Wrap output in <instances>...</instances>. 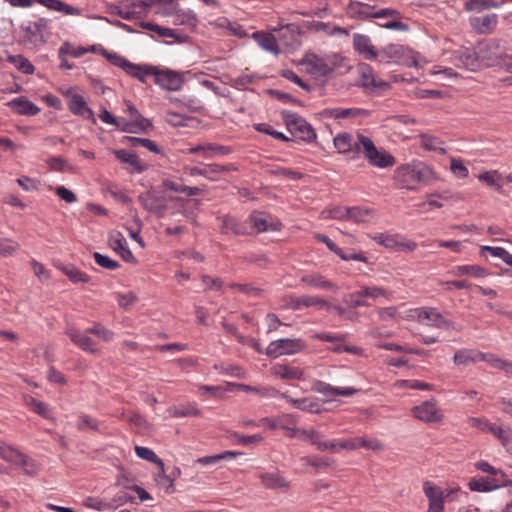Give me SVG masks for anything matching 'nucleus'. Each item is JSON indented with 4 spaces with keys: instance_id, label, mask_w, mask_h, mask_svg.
I'll list each match as a JSON object with an SVG mask.
<instances>
[{
    "instance_id": "nucleus-54",
    "label": "nucleus",
    "mask_w": 512,
    "mask_h": 512,
    "mask_svg": "<svg viewBox=\"0 0 512 512\" xmlns=\"http://www.w3.org/2000/svg\"><path fill=\"white\" fill-rule=\"evenodd\" d=\"M478 178L480 181L485 182L489 186L495 187L497 190L502 189V185L499 183L500 174L496 170L481 173Z\"/></svg>"
},
{
    "instance_id": "nucleus-4",
    "label": "nucleus",
    "mask_w": 512,
    "mask_h": 512,
    "mask_svg": "<svg viewBox=\"0 0 512 512\" xmlns=\"http://www.w3.org/2000/svg\"><path fill=\"white\" fill-rule=\"evenodd\" d=\"M380 61L406 67H416L418 65L417 53L409 47L395 43L388 44L380 49Z\"/></svg>"
},
{
    "instance_id": "nucleus-53",
    "label": "nucleus",
    "mask_w": 512,
    "mask_h": 512,
    "mask_svg": "<svg viewBox=\"0 0 512 512\" xmlns=\"http://www.w3.org/2000/svg\"><path fill=\"white\" fill-rule=\"evenodd\" d=\"M305 464L314 467L317 471L329 467L333 464V459L329 457H304Z\"/></svg>"
},
{
    "instance_id": "nucleus-30",
    "label": "nucleus",
    "mask_w": 512,
    "mask_h": 512,
    "mask_svg": "<svg viewBox=\"0 0 512 512\" xmlns=\"http://www.w3.org/2000/svg\"><path fill=\"white\" fill-rule=\"evenodd\" d=\"M482 353L473 349H460L455 352L453 361L456 365H469L471 363L479 362Z\"/></svg>"
},
{
    "instance_id": "nucleus-32",
    "label": "nucleus",
    "mask_w": 512,
    "mask_h": 512,
    "mask_svg": "<svg viewBox=\"0 0 512 512\" xmlns=\"http://www.w3.org/2000/svg\"><path fill=\"white\" fill-rule=\"evenodd\" d=\"M219 219L222 222V234L232 233L234 235H245L248 233L246 227L243 224L239 223L234 217L224 216Z\"/></svg>"
},
{
    "instance_id": "nucleus-52",
    "label": "nucleus",
    "mask_w": 512,
    "mask_h": 512,
    "mask_svg": "<svg viewBox=\"0 0 512 512\" xmlns=\"http://www.w3.org/2000/svg\"><path fill=\"white\" fill-rule=\"evenodd\" d=\"M93 258H94L95 262L102 268H105L108 270H116L117 268L120 267L119 262H117V261L111 259L110 257H108L107 255H103L99 252H95L93 254Z\"/></svg>"
},
{
    "instance_id": "nucleus-10",
    "label": "nucleus",
    "mask_w": 512,
    "mask_h": 512,
    "mask_svg": "<svg viewBox=\"0 0 512 512\" xmlns=\"http://www.w3.org/2000/svg\"><path fill=\"white\" fill-rule=\"evenodd\" d=\"M138 201L142 207L150 213L162 217L168 206L163 197L158 196L154 190L149 189L138 196Z\"/></svg>"
},
{
    "instance_id": "nucleus-9",
    "label": "nucleus",
    "mask_w": 512,
    "mask_h": 512,
    "mask_svg": "<svg viewBox=\"0 0 512 512\" xmlns=\"http://www.w3.org/2000/svg\"><path fill=\"white\" fill-rule=\"evenodd\" d=\"M102 55L114 66L121 68L126 74L137 79L138 81H143L140 76V73L143 68V64H135L130 62L125 57L114 53L109 52L105 49L102 50Z\"/></svg>"
},
{
    "instance_id": "nucleus-33",
    "label": "nucleus",
    "mask_w": 512,
    "mask_h": 512,
    "mask_svg": "<svg viewBox=\"0 0 512 512\" xmlns=\"http://www.w3.org/2000/svg\"><path fill=\"white\" fill-rule=\"evenodd\" d=\"M470 490L477 492H490L501 487L496 479H488L484 477L473 478L469 481Z\"/></svg>"
},
{
    "instance_id": "nucleus-56",
    "label": "nucleus",
    "mask_w": 512,
    "mask_h": 512,
    "mask_svg": "<svg viewBox=\"0 0 512 512\" xmlns=\"http://www.w3.org/2000/svg\"><path fill=\"white\" fill-rule=\"evenodd\" d=\"M77 428L80 431H86L89 429L94 431L99 430L98 422L92 417L84 414L78 417Z\"/></svg>"
},
{
    "instance_id": "nucleus-15",
    "label": "nucleus",
    "mask_w": 512,
    "mask_h": 512,
    "mask_svg": "<svg viewBox=\"0 0 512 512\" xmlns=\"http://www.w3.org/2000/svg\"><path fill=\"white\" fill-rule=\"evenodd\" d=\"M413 414L419 420L428 423H438L443 419L442 413L437 409L436 403L432 400L413 407Z\"/></svg>"
},
{
    "instance_id": "nucleus-5",
    "label": "nucleus",
    "mask_w": 512,
    "mask_h": 512,
    "mask_svg": "<svg viewBox=\"0 0 512 512\" xmlns=\"http://www.w3.org/2000/svg\"><path fill=\"white\" fill-rule=\"evenodd\" d=\"M281 117L289 132L305 142H312L316 139V133L312 126L296 113L283 110Z\"/></svg>"
},
{
    "instance_id": "nucleus-16",
    "label": "nucleus",
    "mask_w": 512,
    "mask_h": 512,
    "mask_svg": "<svg viewBox=\"0 0 512 512\" xmlns=\"http://www.w3.org/2000/svg\"><path fill=\"white\" fill-rule=\"evenodd\" d=\"M274 31H278L279 39L283 41V44L287 47L296 48L300 45L301 30L297 24L287 23L279 24L278 28H274Z\"/></svg>"
},
{
    "instance_id": "nucleus-22",
    "label": "nucleus",
    "mask_w": 512,
    "mask_h": 512,
    "mask_svg": "<svg viewBox=\"0 0 512 512\" xmlns=\"http://www.w3.org/2000/svg\"><path fill=\"white\" fill-rule=\"evenodd\" d=\"M384 295L385 291L380 287L361 286L360 290L354 293V308L358 306H370L371 303L369 299H376L377 297Z\"/></svg>"
},
{
    "instance_id": "nucleus-31",
    "label": "nucleus",
    "mask_w": 512,
    "mask_h": 512,
    "mask_svg": "<svg viewBox=\"0 0 512 512\" xmlns=\"http://www.w3.org/2000/svg\"><path fill=\"white\" fill-rule=\"evenodd\" d=\"M46 8L61 12L65 15H80V10L74 6L68 5L60 0H35Z\"/></svg>"
},
{
    "instance_id": "nucleus-45",
    "label": "nucleus",
    "mask_w": 512,
    "mask_h": 512,
    "mask_svg": "<svg viewBox=\"0 0 512 512\" xmlns=\"http://www.w3.org/2000/svg\"><path fill=\"white\" fill-rule=\"evenodd\" d=\"M135 452L139 458L158 465L160 470L163 471L164 462L155 454V452L152 449L142 446H136Z\"/></svg>"
},
{
    "instance_id": "nucleus-55",
    "label": "nucleus",
    "mask_w": 512,
    "mask_h": 512,
    "mask_svg": "<svg viewBox=\"0 0 512 512\" xmlns=\"http://www.w3.org/2000/svg\"><path fill=\"white\" fill-rule=\"evenodd\" d=\"M334 145L339 153L349 152L352 148L350 135L348 133L338 134L334 138Z\"/></svg>"
},
{
    "instance_id": "nucleus-21",
    "label": "nucleus",
    "mask_w": 512,
    "mask_h": 512,
    "mask_svg": "<svg viewBox=\"0 0 512 512\" xmlns=\"http://www.w3.org/2000/svg\"><path fill=\"white\" fill-rule=\"evenodd\" d=\"M138 7L139 4L136 2L123 1L118 5L111 4L108 7V12L123 19L129 20L140 17L141 11H137Z\"/></svg>"
},
{
    "instance_id": "nucleus-43",
    "label": "nucleus",
    "mask_w": 512,
    "mask_h": 512,
    "mask_svg": "<svg viewBox=\"0 0 512 512\" xmlns=\"http://www.w3.org/2000/svg\"><path fill=\"white\" fill-rule=\"evenodd\" d=\"M500 3L496 0H468L465 3V9L467 11L481 12L489 8H498Z\"/></svg>"
},
{
    "instance_id": "nucleus-29",
    "label": "nucleus",
    "mask_w": 512,
    "mask_h": 512,
    "mask_svg": "<svg viewBox=\"0 0 512 512\" xmlns=\"http://www.w3.org/2000/svg\"><path fill=\"white\" fill-rule=\"evenodd\" d=\"M290 305L293 309H300L302 307H310V306H318L320 308L330 306L327 302L319 297L315 296H301V297H291Z\"/></svg>"
},
{
    "instance_id": "nucleus-38",
    "label": "nucleus",
    "mask_w": 512,
    "mask_h": 512,
    "mask_svg": "<svg viewBox=\"0 0 512 512\" xmlns=\"http://www.w3.org/2000/svg\"><path fill=\"white\" fill-rule=\"evenodd\" d=\"M307 27L312 28L315 31H323L328 35H337V34H343L345 36L349 35V31L347 28H341L338 26L331 27L330 24L320 22V21L307 22Z\"/></svg>"
},
{
    "instance_id": "nucleus-59",
    "label": "nucleus",
    "mask_w": 512,
    "mask_h": 512,
    "mask_svg": "<svg viewBox=\"0 0 512 512\" xmlns=\"http://www.w3.org/2000/svg\"><path fill=\"white\" fill-rule=\"evenodd\" d=\"M352 209L350 207L341 208L334 207L329 210H324L322 215L324 218H334V219H342L344 217H350Z\"/></svg>"
},
{
    "instance_id": "nucleus-48",
    "label": "nucleus",
    "mask_w": 512,
    "mask_h": 512,
    "mask_svg": "<svg viewBox=\"0 0 512 512\" xmlns=\"http://www.w3.org/2000/svg\"><path fill=\"white\" fill-rule=\"evenodd\" d=\"M0 456L9 462H12L14 464L18 463V460H22L25 463L24 454L9 447L6 446L3 443H0Z\"/></svg>"
},
{
    "instance_id": "nucleus-49",
    "label": "nucleus",
    "mask_w": 512,
    "mask_h": 512,
    "mask_svg": "<svg viewBox=\"0 0 512 512\" xmlns=\"http://www.w3.org/2000/svg\"><path fill=\"white\" fill-rule=\"evenodd\" d=\"M375 217V211L366 206H354V222L366 223Z\"/></svg>"
},
{
    "instance_id": "nucleus-42",
    "label": "nucleus",
    "mask_w": 512,
    "mask_h": 512,
    "mask_svg": "<svg viewBox=\"0 0 512 512\" xmlns=\"http://www.w3.org/2000/svg\"><path fill=\"white\" fill-rule=\"evenodd\" d=\"M7 60L24 74L30 75L34 73L35 68L33 64L22 55H10Z\"/></svg>"
},
{
    "instance_id": "nucleus-8",
    "label": "nucleus",
    "mask_w": 512,
    "mask_h": 512,
    "mask_svg": "<svg viewBox=\"0 0 512 512\" xmlns=\"http://www.w3.org/2000/svg\"><path fill=\"white\" fill-rule=\"evenodd\" d=\"M416 314L417 321L423 325L447 330L455 329L453 323L445 319L436 308H420L416 310Z\"/></svg>"
},
{
    "instance_id": "nucleus-37",
    "label": "nucleus",
    "mask_w": 512,
    "mask_h": 512,
    "mask_svg": "<svg viewBox=\"0 0 512 512\" xmlns=\"http://www.w3.org/2000/svg\"><path fill=\"white\" fill-rule=\"evenodd\" d=\"M235 171L237 168L232 165L207 164L204 166L205 178L211 181H218L219 176L225 172Z\"/></svg>"
},
{
    "instance_id": "nucleus-44",
    "label": "nucleus",
    "mask_w": 512,
    "mask_h": 512,
    "mask_svg": "<svg viewBox=\"0 0 512 512\" xmlns=\"http://www.w3.org/2000/svg\"><path fill=\"white\" fill-rule=\"evenodd\" d=\"M25 402H26V405L32 411L37 413L38 415H40V416H42L43 418H46V419L51 418L50 408H49V406L46 403L41 402V401L37 400L36 398L31 397V396H28L26 398Z\"/></svg>"
},
{
    "instance_id": "nucleus-26",
    "label": "nucleus",
    "mask_w": 512,
    "mask_h": 512,
    "mask_svg": "<svg viewBox=\"0 0 512 512\" xmlns=\"http://www.w3.org/2000/svg\"><path fill=\"white\" fill-rule=\"evenodd\" d=\"M71 341L84 351L96 353L97 350L93 348L94 341L89 336L81 333L77 329L70 328L66 331Z\"/></svg>"
},
{
    "instance_id": "nucleus-57",
    "label": "nucleus",
    "mask_w": 512,
    "mask_h": 512,
    "mask_svg": "<svg viewBox=\"0 0 512 512\" xmlns=\"http://www.w3.org/2000/svg\"><path fill=\"white\" fill-rule=\"evenodd\" d=\"M323 117H331L335 119H343L352 115V108H327L321 112Z\"/></svg>"
},
{
    "instance_id": "nucleus-14",
    "label": "nucleus",
    "mask_w": 512,
    "mask_h": 512,
    "mask_svg": "<svg viewBox=\"0 0 512 512\" xmlns=\"http://www.w3.org/2000/svg\"><path fill=\"white\" fill-rule=\"evenodd\" d=\"M423 490L429 501L427 512H443L445 498L443 490L429 481L424 483Z\"/></svg>"
},
{
    "instance_id": "nucleus-51",
    "label": "nucleus",
    "mask_w": 512,
    "mask_h": 512,
    "mask_svg": "<svg viewBox=\"0 0 512 512\" xmlns=\"http://www.w3.org/2000/svg\"><path fill=\"white\" fill-rule=\"evenodd\" d=\"M168 412L172 417L175 418L200 415V411L194 406L171 407L169 408Z\"/></svg>"
},
{
    "instance_id": "nucleus-41",
    "label": "nucleus",
    "mask_w": 512,
    "mask_h": 512,
    "mask_svg": "<svg viewBox=\"0 0 512 512\" xmlns=\"http://www.w3.org/2000/svg\"><path fill=\"white\" fill-rule=\"evenodd\" d=\"M242 455L241 452L236 451H224L220 454L216 455H210V456H204L201 458H198L196 460L197 463L203 464V465H210L215 464L221 460H231L236 458L237 456Z\"/></svg>"
},
{
    "instance_id": "nucleus-36",
    "label": "nucleus",
    "mask_w": 512,
    "mask_h": 512,
    "mask_svg": "<svg viewBox=\"0 0 512 512\" xmlns=\"http://www.w3.org/2000/svg\"><path fill=\"white\" fill-rule=\"evenodd\" d=\"M454 276L471 275L475 278H483L488 275L485 268L479 265H460L456 266L451 272Z\"/></svg>"
},
{
    "instance_id": "nucleus-28",
    "label": "nucleus",
    "mask_w": 512,
    "mask_h": 512,
    "mask_svg": "<svg viewBox=\"0 0 512 512\" xmlns=\"http://www.w3.org/2000/svg\"><path fill=\"white\" fill-rule=\"evenodd\" d=\"M505 51L502 46V41L498 39H491L484 43L479 44V53L481 54V58H486L488 60H499L500 57H495V52Z\"/></svg>"
},
{
    "instance_id": "nucleus-2",
    "label": "nucleus",
    "mask_w": 512,
    "mask_h": 512,
    "mask_svg": "<svg viewBox=\"0 0 512 512\" xmlns=\"http://www.w3.org/2000/svg\"><path fill=\"white\" fill-rule=\"evenodd\" d=\"M140 76L143 79V81H140L141 83H146L147 77L153 76L156 84L170 91H178L184 84V78L181 73L170 69H159L157 66L148 64H143Z\"/></svg>"
},
{
    "instance_id": "nucleus-63",
    "label": "nucleus",
    "mask_w": 512,
    "mask_h": 512,
    "mask_svg": "<svg viewBox=\"0 0 512 512\" xmlns=\"http://www.w3.org/2000/svg\"><path fill=\"white\" fill-rule=\"evenodd\" d=\"M376 240L380 245L398 251L399 241L397 240L396 235L382 233L376 237Z\"/></svg>"
},
{
    "instance_id": "nucleus-61",
    "label": "nucleus",
    "mask_w": 512,
    "mask_h": 512,
    "mask_svg": "<svg viewBox=\"0 0 512 512\" xmlns=\"http://www.w3.org/2000/svg\"><path fill=\"white\" fill-rule=\"evenodd\" d=\"M396 163L395 157L389 152L382 151L380 156L376 157V161L373 162V166L379 168L391 167Z\"/></svg>"
},
{
    "instance_id": "nucleus-7",
    "label": "nucleus",
    "mask_w": 512,
    "mask_h": 512,
    "mask_svg": "<svg viewBox=\"0 0 512 512\" xmlns=\"http://www.w3.org/2000/svg\"><path fill=\"white\" fill-rule=\"evenodd\" d=\"M306 347L302 339L283 338L270 342L266 348L265 354L272 358L282 355H292L300 352Z\"/></svg>"
},
{
    "instance_id": "nucleus-34",
    "label": "nucleus",
    "mask_w": 512,
    "mask_h": 512,
    "mask_svg": "<svg viewBox=\"0 0 512 512\" xmlns=\"http://www.w3.org/2000/svg\"><path fill=\"white\" fill-rule=\"evenodd\" d=\"M253 37L264 50L269 51L274 55H278L280 53L277 40L273 35L266 34L264 32H256L253 34Z\"/></svg>"
},
{
    "instance_id": "nucleus-50",
    "label": "nucleus",
    "mask_w": 512,
    "mask_h": 512,
    "mask_svg": "<svg viewBox=\"0 0 512 512\" xmlns=\"http://www.w3.org/2000/svg\"><path fill=\"white\" fill-rule=\"evenodd\" d=\"M254 128L257 132H261V133L270 135V136H272L276 139H279L281 141H285V142L292 141L289 137L284 135L282 132L274 130L270 125H268L266 123L255 124Z\"/></svg>"
},
{
    "instance_id": "nucleus-58",
    "label": "nucleus",
    "mask_w": 512,
    "mask_h": 512,
    "mask_svg": "<svg viewBox=\"0 0 512 512\" xmlns=\"http://www.w3.org/2000/svg\"><path fill=\"white\" fill-rule=\"evenodd\" d=\"M86 333L97 335L104 341H111L113 339V332L104 328L98 323H95L92 327L86 329Z\"/></svg>"
},
{
    "instance_id": "nucleus-47",
    "label": "nucleus",
    "mask_w": 512,
    "mask_h": 512,
    "mask_svg": "<svg viewBox=\"0 0 512 512\" xmlns=\"http://www.w3.org/2000/svg\"><path fill=\"white\" fill-rule=\"evenodd\" d=\"M301 282L321 289H331L333 284L324 279L320 274H308L301 278Z\"/></svg>"
},
{
    "instance_id": "nucleus-64",
    "label": "nucleus",
    "mask_w": 512,
    "mask_h": 512,
    "mask_svg": "<svg viewBox=\"0 0 512 512\" xmlns=\"http://www.w3.org/2000/svg\"><path fill=\"white\" fill-rule=\"evenodd\" d=\"M176 23L195 27L198 23V18L192 10H188L182 14L177 15Z\"/></svg>"
},
{
    "instance_id": "nucleus-24",
    "label": "nucleus",
    "mask_w": 512,
    "mask_h": 512,
    "mask_svg": "<svg viewBox=\"0 0 512 512\" xmlns=\"http://www.w3.org/2000/svg\"><path fill=\"white\" fill-rule=\"evenodd\" d=\"M261 484L267 489H279L288 491L290 488L289 482L277 472L261 473L259 475Z\"/></svg>"
},
{
    "instance_id": "nucleus-35",
    "label": "nucleus",
    "mask_w": 512,
    "mask_h": 512,
    "mask_svg": "<svg viewBox=\"0 0 512 512\" xmlns=\"http://www.w3.org/2000/svg\"><path fill=\"white\" fill-rule=\"evenodd\" d=\"M291 404L293 407L309 413L318 414L322 411L318 400L312 397H304L297 400H291Z\"/></svg>"
},
{
    "instance_id": "nucleus-39",
    "label": "nucleus",
    "mask_w": 512,
    "mask_h": 512,
    "mask_svg": "<svg viewBox=\"0 0 512 512\" xmlns=\"http://www.w3.org/2000/svg\"><path fill=\"white\" fill-rule=\"evenodd\" d=\"M61 271L68 277L73 283H88L90 276L79 270L74 265H65L61 267Z\"/></svg>"
},
{
    "instance_id": "nucleus-18",
    "label": "nucleus",
    "mask_w": 512,
    "mask_h": 512,
    "mask_svg": "<svg viewBox=\"0 0 512 512\" xmlns=\"http://www.w3.org/2000/svg\"><path fill=\"white\" fill-rule=\"evenodd\" d=\"M113 154L117 160L132 167V169L129 171L130 173H142L149 168V165L142 162L139 156L133 151L120 149L114 150Z\"/></svg>"
},
{
    "instance_id": "nucleus-17",
    "label": "nucleus",
    "mask_w": 512,
    "mask_h": 512,
    "mask_svg": "<svg viewBox=\"0 0 512 512\" xmlns=\"http://www.w3.org/2000/svg\"><path fill=\"white\" fill-rule=\"evenodd\" d=\"M110 247L117 252L121 258L128 263H136L137 260L131 250L126 245V239L122 233L114 231L110 233L108 239Z\"/></svg>"
},
{
    "instance_id": "nucleus-12",
    "label": "nucleus",
    "mask_w": 512,
    "mask_h": 512,
    "mask_svg": "<svg viewBox=\"0 0 512 512\" xmlns=\"http://www.w3.org/2000/svg\"><path fill=\"white\" fill-rule=\"evenodd\" d=\"M329 58L319 57L314 53H307L302 59V64L309 66V71L319 76H327L333 71Z\"/></svg>"
},
{
    "instance_id": "nucleus-11",
    "label": "nucleus",
    "mask_w": 512,
    "mask_h": 512,
    "mask_svg": "<svg viewBox=\"0 0 512 512\" xmlns=\"http://www.w3.org/2000/svg\"><path fill=\"white\" fill-rule=\"evenodd\" d=\"M479 58H481L479 50L476 51L469 47H461L454 52L456 65L472 71L476 70L480 66Z\"/></svg>"
},
{
    "instance_id": "nucleus-20",
    "label": "nucleus",
    "mask_w": 512,
    "mask_h": 512,
    "mask_svg": "<svg viewBox=\"0 0 512 512\" xmlns=\"http://www.w3.org/2000/svg\"><path fill=\"white\" fill-rule=\"evenodd\" d=\"M68 108L74 115L82 116L90 120L93 124H96L94 113L88 107L83 96L79 94L72 95L68 101Z\"/></svg>"
},
{
    "instance_id": "nucleus-1",
    "label": "nucleus",
    "mask_w": 512,
    "mask_h": 512,
    "mask_svg": "<svg viewBox=\"0 0 512 512\" xmlns=\"http://www.w3.org/2000/svg\"><path fill=\"white\" fill-rule=\"evenodd\" d=\"M435 178L433 168L421 161L402 164L395 169L393 174L395 187L406 190H417Z\"/></svg>"
},
{
    "instance_id": "nucleus-25",
    "label": "nucleus",
    "mask_w": 512,
    "mask_h": 512,
    "mask_svg": "<svg viewBox=\"0 0 512 512\" xmlns=\"http://www.w3.org/2000/svg\"><path fill=\"white\" fill-rule=\"evenodd\" d=\"M8 106L17 114L34 116L40 112V108L37 107L33 102L28 100L26 97H18L10 102Z\"/></svg>"
},
{
    "instance_id": "nucleus-62",
    "label": "nucleus",
    "mask_w": 512,
    "mask_h": 512,
    "mask_svg": "<svg viewBox=\"0 0 512 512\" xmlns=\"http://www.w3.org/2000/svg\"><path fill=\"white\" fill-rule=\"evenodd\" d=\"M85 505L98 511H105L113 508V505L110 502L95 497H88L85 500Z\"/></svg>"
},
{
    "instance_id": "nucleus-23",
    "label": "nucleus",
    "mask_w": 512,
    "mask_h": 512,
    "mask_svg": "<svg viewBox=\"0 0 512 512\" xmlns=\"http://www.w3.org/2000/svg\"><path fill=\"white\" fill-rule=\"evenodd\" d=\"M498 23L497 14H486L470 18V24L474 30L481 34H487L493 31Z\"/></svg>"
},
{
    "instance_id": "nucleus-60",
    "label": "nucleus",
    "mask_w": 512,
    "mask_h": 512,
    "mask_svg": "<svg viewBox=\"0 0 512 512\" xmlns=\"http://www.w3.org/2000/svg\"><path fill=\"white\" fill-rule=\"evenodd\" d=\"M280 75L283 78L295 83L296 85H298L299 87H301L304 90H307V91L311 90V86L309 84H307L306 82H304L295 72H293L290 69L282 70Z\"/></svg>"
},
{
    "instance_id": "nucleus-6",
    "label": "nucleus",
    "mask_w": 512,
    "mask_h": 512,
    "mask_svg": "<svg viewBox=\"0 0 512 512\" xmlns=\"http://www.w3.org/2000/svg\"><path fill=\"white\" fill-rule=\"evenodd\" d=\"M49 20L39 18L35 22H29L27 26L21 27L20 42L28 49H36L46 43L44 32L47 30Z\"/></svg>"
},
{
    "instance_id": "nucleus-19",
    "label": "nucleus",
    "mask_w": 512,
    "mask_h": 512,
    "mask_svg": "<svg viewBox=\"0 0 512 512\" xmlns=\"http://www.w3.org/2000/svg\"><path fill=\"white\" fill-rule=\"evenodd\" d=\"M311 390L316 393L322 394L323 396L329 399H332L336 396L352 395V387H334L321 380H314L311 383Z\"/></svg>"
},
{
    "instance_id": "nucleus-27",
    "label": "nucleus",
    "mask_w": 512,
    "mask_h": 512,
    "mask_svg": "<svg viewBox=\"0 0 512 512\" xmlns=\"http://www.w3.org/2000/svg\"><path fill=\"white\" fill-rule=\"evenodd\" d=\"M272 374L280 377L281 379H304V372L298 367L278 364L272 367Z\"/></svg>"
},
{
    "instance_id": "nucleus-40",
    "label": "nucleus",
    "mask_w": 512,
    "mask_h": 512,
    "mask_svg": "<svg viewBox=\"0 0 512 512\" xmlns=\"http://www.w3.org/2000/svg\"><path fill=\"white\" fill-rule=\"evenodd\" d=\"M124 140L127 141L128 145L132 148H137L139 146H142L153 153H156V154L161 153V150L158 147V145L150 139L126 136V137H124Z\"/></svg>"
},
{
    "instance_id": "nucleus-3",
    "label": "nucleus",
    "mask_w": 512,
    "mask_h": 512,
    "mask_svg": "<svg viewBox=\"0 0 512 512\" xmlns=\"http://www.w3.org/2000/svg\"><path fill=\"white\" fill-rule=\"evenodd\" d=\"M359 79L356 84L362 88L366 94L380 96L391 88V84L382 79L376 78L374 69L367 63L357 65Z\"/></svg>"
},
{
    "instance_id": "nucleus-46",
    "label": "nucleus",
    "mask_w": 512,
    "mask_h": 512,
    "mask_svg": "<svg viewBox=\"0 0 512 512\" xmlns=\"http://www.w3.org/2000/svg\"><path fill=\"white\" fill-rule=\"evenodd\" d=\"M374 6L364 4L362 2H354V18H359L362 20L369 18H377Z\"/></svg>"
},
{
    "instance_id": "nucleus-13",
    "label": "nucleus",
    "mask_w": 512,
    "mask_h": 512,
    "mask_svg": "<svg viewBox=\"0 0 512 512\" xmlns=\"http://www.w3.org/2000/svg\"><path fill=\"white\" fill-rule=\"evenodd\" d=\"M354 50L368 61H374L380 57V50L373 45L371 39L366 35L354 34Z\"/></svg>"
}]
</instances>
